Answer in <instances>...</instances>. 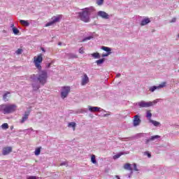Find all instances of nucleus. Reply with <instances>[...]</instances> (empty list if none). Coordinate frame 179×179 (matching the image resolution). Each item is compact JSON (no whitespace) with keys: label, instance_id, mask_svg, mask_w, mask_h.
Returning a JSON list of instances; mask_svg holds the SVG:
<instances>
[{"label":"nucleus","instance_id":"24","mask_svg":"<svg viewBox=\"0 0 179 179\" xmlns=\"http://www.w3.org/2000/svg\"><path fill=\"white\" fill-rule=\"evenodd\" d=\"M1 128L2 129H8L9 128V125L8 124V123H3L1 125Z\"/></svg>","mask_w":179,"mask_h":179},{"label":"nucleus","instance_id":"35","mask_svg":"<svg viewBox=\"0 0 179 179\" xmlns=\"http://www.w3.org/2000/svg\"><path fill=\"white\" fill-rule=\"evenodd\" d=\"M110 54H111V52H109L107 54H103L102 57H108V55H110Z\"/></svg>","mask_w":179,"mask_h":179},{"label":"nucleus","instance_id":"21","mask_svg":"<svg viewBox=\"0 0 179 179\" xmlns=\"http://www.w3.org/2000/svg\"><path fill=\"white\" fill-rule=\"evenodd\" d=\"M41 152V147H38L35 150L34 153H35L36 156H38V155H40Z\"/></svg>","mask_w":179,"mask_h":179},{"label":"nucleus","instance_id":"42","mask_svg":"<svg viewBox=\"0 0 179 179\" xmlns=\"http://www.w3.org/2000/svg\"><path fill=\"white\" fill-rule=\"evenodd\" d=\"M50 66H51V64H50V63H49V64H48L47 68H50Z\"/></svg>","mask_w":179,"mask_h":179},{"label":"nucleus","instance_id":"3","mask_svg":"<svg viewBox=\"0 0 179 179\" xmlns=\"http://www.w3.org/2000/svg\"><path fill=\"white\" fill-rule=\"evenodd\" d=\"M17 108V106L16 104H1L0 105V111L3 113V114H12V113H15Z\"/></svg>","mask_w":179,"mask_h":179},{"label":"nucleus","instance_id":"22","mask_svg":"<svg viewBox=\"0 0 179 179\" xmlns=\"http://www.w3.org/2000/svg\"><path fill=\"white\" fill-rule=\"evenodd\" d=\"M92 57L96 59L100 58V54L99 52H94L92 54Z\"/></svg>","mask_w":179,"mask_h":179},{"label":"nucleus","instance_id":"19","mask_svg":"<svg viewBox=\"0 0 179 179\" xmlns=\"http://www.w3.org/2000/svg\"><path fill=\"white\" fill-rule=\"evenodd\" d=\"M91 162L93 164H97V161L96 160V155H92L91 156Z\"/></svg>","mask_w":179,"mask_h":179},{"label":"nucleus","instance_id":"18","mask_svg":"<svg viewBox=\"0 0 179 179\" xmlns=\"http://www.w3.org/2000/svg\"><path fill=\"white\" fill-rule=\"evenodd\" d=\"M10 94V92H6L3 95V100H4V101H8V95Z\"/></svg>","mask_w":179,"mask_h":179},{"label":"nucleus","instance_id":"38","mask_svg":"<svg viewBox=\"0 0 179 179\" xmlns=\"http://www.w3.org/2000/svg\"><path fill=\"white\" fill-rule=\"evenodd\" d=\"M40 88V87H34V85H33V89L34 90H38V89Z\"/></svg>","mask_w":179,"mask_h":179},{"label":"nucleus","instance_id":"34","mask_svg":"<svg viewBox=\"0 0 179 179\" xmlns=\"http://www.w3.org/2000/svg\"><path fill=\"white\" fill-rule=\"evenodd\" d=\"M104 0H97L96 3L97 5H103Z\"/></svg>","mask_w":179,"mask_h":179},{"label":"nucleus","instance_id":"10","mask_svg":"<svg viewBox=\"0 0 179 179\" xmlns=\"http://www.w3.org/2000/svg\"><path fill=\"white\" fill-rule=\"evenodd\" d=\"M98 16H100L101 17H102V19H108L109 17L108 14H107V13L104 11L98 12Z\"/></svg>","mask_w":179,"mask_h":179},{"label":"nucleus","instance_id":"9","mask_svg":"<svg viewBox=\"0 0 179 179\" xmlns=\"http://www.w3.org/2000/svg\"><path fill=\"white\" fill-rule=\"evenodd\" d=\"M29 115H30V111L25 112L20 120L21 124H23L24 122L27 121V120H29Z\"/></svg>","mask_w":179,"mask_h":179},{"label":"nucleus","instance_id":"16","mask_svg":"<svg viewBox=\"0 0 179 179\" xmlns=\"http://www.w3.org/2000/svg\"><path fill=\"white\" fill-rule=\"evenodd\" d=\"M69 128H73V130L75 131L76 128V123L75 122H70L68 124Z\"/></svg>","mask_w":179,"mask_h":179},{"label":"nucleus","instance_id":"29","mask_svg":"<svg viewBox=\"0 0 179 179\" xmlns=\"http://www.w3.org/2000/svg\"><path fill=\"white\" fill-rule=\"evenodd\" d=\"M13 31L14 34H19V29H17L16 27L13 28Z\"/></svg>","mask_w":179,"mask_h":179},{"label":"nucleus","instance_id":"13","mask_svg":"<svg viewBox=\"0 0 179 179\" xmlns=\"http://www.w3.org/2000/svg\"><path fill=\"white\" fill-rule=\"evenodd\" d=\"M89 110L91 113H96L100 111V108L96 106H89Z\"/></svg>","mask_w":179,"mask_h":179},{"label":"nucleus","instance_id":"40","mask_svg":"<svg viewBox=\"0 0 179 179\" xmlns=\"http://www.w3.org/2000/svg\"><path fill=\"white\" fill-rule=\"evenodd\" d=\"M174 22H176V18H173L171 20V23H174Z\"/></svg>","mask_w":179,"mask_h":179},{"label":"nucleus","instance_id":"5","mask_svg":"<svg viewBox=\"0 0 179 179\" xmlns=\"http://www.w3.org/2000/svg\"><path fill=\"white\" fill-rule=\"evenodd\" d=\"M71 93V87H62V92H61V96L62 99H66V97H68V94Z\"/></svg>","mask_w":179,"mask_h":179},{"label":"nucleus","instance_id":"32","mask_svg":"<svg viewBox=\"0 0 179 179\" xmlns=\"http://www.w3.org/2000/svg\"><path fill=\"white\" fill-rule=\"evenodd\" d=\"M79 52H80V54H85V48L81 47V48L79 49Z\"/></svg>","mask_w":179,"mask_h":179},{"label":"nucleus","instance_id":"15","mask_svg":"<svg viewBox=\"0 0 179 179\" xmlns=\"http://www.w3.org/2000/svg\"><path fill=\"white\" fill-rule=\"evenodd\" d=\"M20 23L22 25V26H30V23H29V22L24 20H20Z\"/></svg>","mask_w":179,"mask_h":179},{"label":"nucleus","instance_id":"43","mask_svg":"<svg viewBox=\"0 0 179 179\" xmlns=\"http://www.w3.org/2000/svg\"><path fill=\"white\" fill-rule=\"evenodd\" d=\"M115 178H117V179H121V178H120V176H115Z\"/></svg>","mask_w":179,"mask_h":179},{"label":"nucleus","instance_id":"41","mask_svg":"<svg viewBox=\"0 0 179 179\" xmlns=\"http://www.w3.org/2000/svg\"><path fill=\"white\" fill-rule=\"evenodd\" d=\"M116 76H117V78H120V76H121V74H120V73H117V74L116 75Z\"/></svg>","mask_w":179,"mask_h":179},{"label":"nucleus","instance_id":"12","mask_svg":"<svg viewBox=\"0 0 179 179\" xmlns=\"http://www.w3.org/2000/svg\"><path fill=\"white\" fill-rule=\"evenodd\" d=\"M149 23H150V20L149 19V17H145L141 21V25L146 26V24Z\"/></svg>","mask_w":179,"mask_h":179},{"label":"nucleus","instance_id":"25","mask_svg":"<svg viewBox=\"0 0 179 179\" xmlns=\"http://www.w3.org/2000/svg\"><path fill=\"white\" fill-rule=\"evenodd\" d=\"M159 138H160V136H159V135L152 136L150 138V141H155V139H159Z\"/></svg>","mask_w":179,"mask_h":179},{"label":"nucleus","instance_id":"28","mask_svg":"<svg viewBox=\"0 0 179 179\" xmlns=\"http://www.w3.org/2000/svg\"><path fill=\"white\" fill-rule=\"evenodd\" d=\"M156 89H159L158 86H153L150 88V92H155Z\"/></svg>","mask_w":179,"mask_h":179},{"label":"nucleus","instance_id":"44","mask_svg":"<svg viewBox=\"0 0 179 179\" xmlns=\"http://www.w3.org/2000/svg\"><path fill=\"white\" fill-rule=\"evenodd\" d=\"M60 166H65V163L61 164Z\"/></svg>","mask_w":179,"mask_h":179},{"label":"nucleus","instance_id":"39","mask_svg":"<svg viewBox=\"0 0 179 179\" xmlns=\"http://www.w3.org/2000/svg\"><path fill=\"white\" fill-rule=\"evenodd\" d=\"M145 154L148 155V157H152V155H150V153L146 152Z\"/></svg>","mask_w":179,"mask_h":179},{"label":"nucleus","instance_id":"30","mask_svg":"<svg viewBox=\"0 0 179 179\" xmlns=\"http://www.w3.org/2000/svg\"><path fill=\"white\" fill-rule=\"evenodd\" d=\"M16 54L17 55H20V54H22V52H23V50H22V49H18V50H16Z\"/></svg>","mask_w":179,"mask_h":179},{"label":"nucleus","instance_id":"14","mask_svg":"<svg viewBox=\"0 0 179 179\" xmlns=\"http://www.w3.org/2000/svg\"><path fill=\"white\" fill-rule=\"evenodd\" d=\"M124 170H129V171H132V167L131 166V164L127 163L124 165Z\"/></svg>","mask_w":179,"mask_h":179},{"label":"nucleus","instance_id":"4","mask_svg":"<svg viewBox=\"0 0 179 179\" xmlns=\"http://www.w3.org/2000/svg\"><path fill=\"white\" fill-rule=\"evenodd\" d=\"M62 19V15H59L57 16H53L52 17V21L48 22L45 24V27H48V26H52V24H55V23L59 22Z\"/></svg>","mask_w":179,"mask_h":179},{"label":"nucleus","instance_id":"2","mask_svg":"<svg viewBox=\"0 0 179 179\" xmlns=\"http://www.w3.org/2000/svg\"><path fill=\"white\" fill-rule=\"evenodd\" d=\"M95 10L93 7L83 8L81 12L78 13L79 18L83 22L88 23V22H90V15Z\"/></svg>","mask_w":179,"mask_h":179},{"label":"nucleus","instance_id":"31","mask_svg":"<svg viewBox=\"0 0 179 179\" xmlns=\"http://www.w3.org/2000/svg\"><path fill=\"white\" fill-rule=\"evenodd\" d=\"M92 38H93V36H88V37H86L85 38L83 41L85 42V41H87L89 40H92Z\"/></svg>","mask_w":179,"mask_h":179},{"label":"nucleus","instance_id":"20","mask_svg":"<svg viewBox=\"0 0 179 179\" xmlns=\"http://www.w3.org/2000/svg\"><path fill=\"white\" fill-rule=\"evenodd\" d=\"M101 50H103V51H106V52H111V48L106 46H102Z\"/></svg>","mask_w":179,"mask_h":179},{"label":"nucleus","instance_id":"33","mask_svg":"<svg viewBox=\"0 0 179 179\" xmlns=\"http://www.w3.org/2000/svg\"><path fill=\"white\" fill-rule=\"evenodd\" d=\"M147 118H151L152 117V113H150V110L147 111Z\"/></svg>","mask_w":179,"mask_h":179},{"label":"nucleus","instance_id":"23","mask_svg":"<svg viewBox=\"0 0 179 179\" xmlns=\"http://www.w3.org/2000/svg\"><path fill=\"white\" fill-rule=\"evenodd\" d=\"M150 122H152V124H153V125H155V127H157V126L160 125V123L157 121L150 120Z\"/></svg>","mask_w":179,"mask_h":179},{"label":"nucleus","instance_id":"1","mask_svg":"<svg viewBox=\"0 0 179 179\" xmlns=\"http://www.w3.org/2000/svg\"><path fill=\"white\" fill-rule=\"evenodd\" d=\"M43 62V54H39L37 57H34V64L40 71L38 76V80L41 85H45L47 83V78H48V75L47 73V71L42 70L41 71V63Z\"/></svg>","mask_w":179,"mask_h":179},{"label":"nucleus","instance_id":"26","mask_svg":"<svg viewBox=\"0 0 179 179\" xmlns=\"http://www.w3.org/2000/svg\"><path fill=\"white\" fill-rule=\"evenodd\" d=\"M166 82H164V83H161V84L158 86V89H162V87H166Z\"/></svg>","mask_w":179,"mask_h":179},{"label":"nucleus","instance_id":"37","mask_svg":"<svg viewBox=\"0 0 179 179\" xmlns=\"http://www.w3.org/2000/svg\"><path fill=\"white\" fill-rule=\"evenodd\" d=\"M27 179H37L36 176H29Z\"/></svg>","mask_w":179,"mask_h":179},{"label":"nucleus","instance_id":"8","mask_svg":"<svg viewBox=\"0 0 179 179\" xmlns=\"http://www.w3.org/2000/svg\"><path fill=\"white\" fill-rule=\"evenodd\" d=\"M141 122V118H139V115H136L134 117L133 125L134 127H138Z\"/></svg>","mask_w":179,"mask_h":179},{"label":"nucleus","instance_id":"6","mask_svg":"<svg viewBox=\"0 0 179 179\" xmlns=\"http://www.w3.org/2000/svg\"><path fill=\"white\" fill-rule=\"evenodd\" d=\"M138 106L142 108L152 107V106H153V102H145L143 101L138 103Z\"/></svg>","mask_w":179,"mask_h":179},{"label":"nucleus","instance_id":"17","mask_svg":"<svg viewBox=\"0 0 179 179\" xmlns=\"http://www.w3.org/2000/svg\"><path fill=\"white\" fill-rule=\"evenodd\" d=\"M125 155V153L124 152H120L115 155L113 156V159L114 160H116V159H120V157H121V156Z\"/></svg>","mask_w":179,"mask_h":179},{"label":"nucleus","instance_id":"36","mask_svg":"<svg viewBox=\"0 0 179 179\" xmlns=\"http://www.w3.org/2000/svg\"><path fill=\"white\" fill-rule=\"evenodd\" d=\"M134 169L135 171H138V168L136 167V164H134Z\"/></svg>","mask_w":179,"mask_h":179},{"label":"nucleus","instance_id":"7","mask_svg":"<svg viewBox=\"0 0 179 179\" xmlns=\"http://www.w3.org/2000/svg\"><path fill=\"white\" fill-rule=\"evenodd\" d=\"M12 150H13L12 147H4L2 150L3 156H6L9 155V153H11Z\"/></svg>","mask_w":179,"mask_h":179},{"label":"nucleus","instance_id":"27","mask_svg":"<svg viewBox=\"0 0 179 179\" xmlns=\"http://www.w3.org/2000/svg\"><path fill=\"white\" fill-rule=\"evenodd\" d=\"M103 62H104V59H100L96 61L97 65H101V64H103Z\"/></svg>","mask_w":179,"mask_h":179},{"label":"nucleus","instance_id":"11","mask_svg":"<svg viewBox=\"0 0 179 179\" xmlns=\"http://www.w3.org/2000/svg\"><path fill=\"white\" fill-rule=\"evenodd\" d=\"M89 83V77L87 74H84L83 78H82V85H87Z\"/></svg>","mask_w":179,"mask_h":179}]
</instances>
